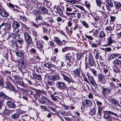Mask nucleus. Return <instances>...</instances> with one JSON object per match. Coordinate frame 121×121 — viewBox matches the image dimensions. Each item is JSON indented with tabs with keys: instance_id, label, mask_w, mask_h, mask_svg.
Instances as JSON below:
<instances>
[{
	"instance_id": "obj_1",
	"label": "nucleus",
	"mask_w": 121,
	"mask_h": 121,
	"mask_svg": "<svg viewBox=\"0 0 121 121\" xmlns=\"http://www.w3.org/2000/svg\"><path fill=\"white\" fill-rule=\"evenodd\" d=\"M112 114V115H114L115 116L118 117L117 114L111 111H104V118L106 121H111L112 119V117L111 116L108 115Z\"/></svg>"
},
{
	"instance_id": "obj_2",
	"label": "nucleus",
	"mask_w": 121,
	"mask_h": 121,
	"mask_svg": "<svg viewBox=\"0 0 121 121\" xmlns=\"http://www.w3.org/2000/svg\"><path fill=\"white\" fill-rule=\"evenodd\" d=\"M38 100L40 103L46 104H47L49 103L51 104L52 103L47 98L45 97L39 98V99Z\"/></svg>"
},
{
	"instance_id": "obj_3",
	"label": "nucleus",
	"mask_w": 121,
	"mask_h": 121,
	"mask_svg": "<svg viewBox=\"0 0 121 121\" xmlns=\"http://www.w3.org/2000/svg\"><path fill=\"white\" fill-rule=\"evenodd\" d=\"M105 75L100 73L98 75V80L101 83L104 84L107 82L106 78L105 77Z\"/></svg>"
},
{
	"instance_id": "obj_4",
	"label": "nucleus",
	"mask_w": 121,
	"mask_h": 121,
	"mask_svg": "<svg viewBox=\"0 0 121 121\" xmlns=\"http://www.w3.org/2000/svg\"><path fill=\"white\" fill-rule=\"evenodd\" d=\"M117 38L114 35L110 36L107 39V44L108 45L110 46L116 40Z\"/></svg>"
},
{
	"instance_id": "obj_5",
	"label": "nucleus",
	"mask_w": 121,
	"mask_h": 121,
	"mask_svg": "<svg viewBox=\"0 0 121 121\" xmlns=\"http://www.w3.org/2000/svg\"><path fill=\"white\" fill-rule=\"evenodd\" d=\"M24 38L26 41L29 43L30 44L32 42V40L30 36L26 32L24 33Z\"/></svg>"
},
{
	"instance_id": "obj_6",
	"label": "nucleus",
	"mask_w": 121,
	"mask_h": 121,
	"mask_svg": "<svg viewBox=\"0 0 121 121\" xmlns=\"http://www.w3.org/2000/svg\"><path fill=\"white\" fill-rule=\"evenodd\" d=\"M56 85L58 88L60 89L64 88L66 86V85L64 83L59 81H57L56 82Z\"/></svg>"
},
{
	"instance_id": "obj_7",
	"label": "nucleus",
	"mask_w": 121,
	"mask_h": 121,
	"mask_svg": "<svg viewBox=\"0 0 121 121\" xmlns=\"http://www.w3.org/2000/svg\"><path fill=\"white\" fill-rule=\"evenodd\" d=\"M88 61V64L90 66H94L93 58L91 54H90L87 58Z\"/></svg>"
},
{
	"instance_id": "obj_8",
	"label": "nucleus",
	"mask_w": 121,
	"mask_h": 121,
	"mask_svg": "<svg viewBox=\"0 0 121 121\" xmlns=\"http://www.w3.org/2000/svg\"><path fill=\"white\" fill-rule=\"evenodd\" d=\"M83 104L87 106H91L92 105V102L91 100L85 99L83 102Z\"/></svg>"
},
{
	"instance_id": "obj_9",
	"label": "nucleus",
	"mask_w": 121,
	"mask_h": 121,
	"mask_svg": "<svg viewBox=\"0 0 121 121\" xmlns=\"http://www.w3.org/2000/svg\"><path fill=\"white\" fill-rule=\"evenodd\" d=\"M0 15L3 17H6L8 16L9 14L4 9L1 8L0 9Z\"/></svg>"
},
{
	"instance_id": "obj_10",
	"label": "nucleus",
	"mask_w": 121,
	"mask_h": 121,
	"mask_svg": "<svg viewBox=\"0 0 121 121\" xmlns=\"http://www.w3.org/2000/svg\"><path fill=\"white\" fill-rule=\"evenodd\" d=\"M88 79L90 83L92 86L96 87L97 86V84L96 83V81L95 80L91 77L90 76H88Z\"/></svg>"
},
{
	"instance_id": "obj_11",
	"label": "nucleus",
	"mask_w": 121,
	"mask_h": 121,
	"mask_svg": "<svg viewBox=\"0 0 121 121\" xmlns=\"http://www.w3.org/2000/svg\"><path fill=\"white\" fill-rule=\"evenodd\" d=\"M49 78L53 81H56L59 80L60 78V77L58 75L56 74L54 75H51L48 76Z\"/></svg>"
},
{
	"instance_id": "obj_12",
	"label": "nucleus",
	"mask_w": 121,
	"mask_h": 121,
	"mask_svg": "<svg viewBox=\"0 0 121 121\" xmlns=\"http://www.w3.org/2000/svg\"><path fill=\"white\" fill-rule=\"evenodd\" d=\"M110 103L112 104L118 106L119 105V104L118 101L116 99L112 98H110L109 99Z\"/></svg>"
},
{
	"instance_id": "obj_13",
	"label": "nucleus",
	"mask_w": 121,
	"mask_h": 121,
	"mask_svg": "<svg viewBox=\"0 0 121 121\" xmlns=\"http://www.w3.org/2000/svg\"><path fill=\"white\" fill-rule=\"evenodd\" d=\"M36 45L37 48L39 49L42 48L43 46L44 43L43 41H39L37 40L36 41Z\"/></svg>"
},
{
	"instance_id": "obj_14",
	"label": "nucleus",
	"mask_w": 121,
	"mask_h": 121,
	"mask_svg": "<svg viewBox=\"0 0 121 121\" xmlns=\"http://www.w3.org/2000/svg\"><path fill=\"white\" fill-rule=\"evenodd\" d=\"M56 9L57 12L61 16L63 15V11L64 9L63 7L60 6L57 7L56 8Z\"/></svg>"
},
{
	"instance_id": "obj_15",
	"label": "nucleus",
	"mask_w": 121,
	"mask_h": 121,
	"mask_svg": "<svg viewBox=\"0 0 121 121\" xmlns=\"http://www.w3.org/2000/svg\"><path fill=\"white\" fill-rule=\"evenodd\" d=\"M15 52L16 55L19 57H22L24 58L25 56L24 52L20 50H16Z\"/></svg>"
},
{
	"instance_id": "obj_16",
	"label": "nucleus",
	"mask_w": 121,
	"mask_h": 121,
	"mask_svg": "<svg viewBox=\"0 0 121 121\" xmlns=\"http://www.w3.org/2000/svg\"><path fill=\"white\" fill-rule=\"evenodd\" d=\"M111 90L109 88H103L102 93L104 96L107 95L109 92H110Z\"/></svg>"
},
{
	"instance_id": "obj_17",
	"label": "nucleus",
	"mask_w": 121,
	"mask_h": 121,
	"mask_svg": "<svg viewBox=\"0 0 121 121\" xmlns=\"http://www.w3.org/2000/svg\"><path fill=\"white\" fill-rule=\"evenodd\" d=\"M12 26L13 28V31L14 32L17 28L20 27V25L18 22L14 21L13 22Z\"/></svg>"
},
{
	"instance_id": "obj_18",
	"label": "nucleus",
	"mask_w": 121,
	"mask_h": 121,
	"mask_svg": "<svg viewBox=\"0 0 121 121\" xmlns=\"http://www.w3.org/2000/svg\"><path fill=\"white\" fill-rule=\"evenodd\" d=\"M81 71L80 69L78 68L74 70L73 71V75L76 77L79 76L80 74Z\"/></svg>"
},
{
	"instance_id": "obj_19",
	"label": "nucleus",
	"mask_w": 121,
	"mask_h": 121,
	"mask_svg": "<svg viewBox=\"0 0 121 121\" xmlns=\"http://www.w3.org/2000/svg\"><path fill=\"white\" fill-rule=\"evenodd\" d=\"M7 104L10 107L13 108H15L16 107V105L14 103L10 101H7Z\"/></svg>"
},
{
	"instance_id": "obj_20",
	"label": "nucleus",
	"mask_w": 121,
	"mask_h": 121,
	"mask_svg": "<svg viewBox=\"0 0 121 121\" xmlns=\"http://www.w3.org/2000/svg\"><path fill=\"white\" fill-rule=\"evenodd\" d=\"M20 116L19 114L15 113L12 114L11 115V118L12 119L16 120L18 119Z\"/></svg>"
},
{
	"instance_id": "obj_21",
	"label": "nucleus",
	"mask_w": 121,
	"mask_h": 121,
	"mask_svg": "<svg viewBox=\"0 0 121 121\" xmlns=\"http://www.w3.org/2000/svg\"><path fill=\"white\" fill-rule=\"evenodd\" d=\"M61 75L63 77L64 80L67 81L69 84L71 82V80L70 78L66 75L63 73H62Z\"/></svg>"
},
{
	"instance_id": "obj_22",
	"label": "nucleus",
	"mask_w": 121,
	"mask_h": 121,
	"mask_svg": "<svg viewBox=\"0 0 121 121\" xmlns=\"http://www.w3.org/2000/svg\"><path fill=\"white\" fill-rule=\"evenodd\" d=\"M109 84L110 85L109 89L111 91L112 90L113 88H114V89H115L116 88H118V87L116 86V85L113 82H110Z\"/></svg>"
},
{
	"instance_id": "obj_23",
	"label": "nucleus",
	"mask_w": 121,
	"mask_h": 121,
	"mask_svg": "<svg viewBox=\"0 0 121 121\" xmlns=\"http://www.w3.org/2000/svg\"><path fill=\"white\" fill-rule=\"evenodd\" d=\"M58 44H62V42L60 40V39L57 37H54L53 40Z\"/></svg>"
},
{
	"instance_id": "obj_24",
	"label": "nucleus",
	"mask_w": 121,
	"mask_h": 121,
	"mask_svg": "<svg viewBox=\"0 0 121 121\" xmlns=\"http://www.w3.org/2000/svg\"><path fill=\"white\" fill-rule=\"evenodd\" d=\"M66 14H73L74 15V16H73V17H75V18L78 19H79L81 17V14L79 13H68L66 12Z\"/></svg>"
},
{
	"instance_id": "obj_25",
	"label": "nucleus",
	"mask_w": 121,
	"mask_h": 121,
	"mask_svg": "<svg viewBox=\"0 0 121 121\" xmlns=\"http://www.w3.org/2000/svg\"><path fill=\"white\" fill-rule=\"evenodd\" d=\"M119 55L117 53H113L111 55L109 58V60H111L117 57Z\"/></svg>"
},
{
	"instance_id": "obj_26",
	"label": "nucleus",
	"mask_w": 121,
	"mask_h": 121,
	"mask_svg": "<svg viewBox=\"0 0 121 121\" xmlns=\"http://www.w3.org/2000/svg\"><path fill=\"white\" fill-rule=\"evenodd\" d=\"M6 99H10V98L4 94L3 92H0V98L1 96Z\"/></svg>"
},
{
	"instance_id": "obj_27",
	"label": "nucleus",
	"mask_w": 121,
	"mask_h": 121,
	"mask_svg": "<svg viewBox=\"0 0 121 121\" xmlns=\"http://www.w3.org/2000/svg\"><path fill=\"white\" fill-rule=\"evenodd\" d=\"M18 64L19 66V67H21L22 69H25L26 66V64L23 61H22L21 62H20L18 63Z\"/></svg>"
},
{
	"instance_id": "obj_28",
	"label": "nucleus",
	"mask_w": 121,
	"mask_h": 121,
	"mask_svg": "<svg viewBox=\"0 0 121 121\" xmlns=\"http://www.w3.org/2000/svg\"><path fill=\"white\" fill-rule=\"evenodd\" d=\"M11 29V24L10 23H6L5 25V29L8 31L9 30Z\"/></svg>"
},
{
	"instance_id": "obj_29",
	"label": "nucleus",
	"mask_w": 121,
	"mask_h": 121,
	"mask_svg": "<svg viewBox=\"0 0 121 121\" xmlns=\"http://www.w3.org/2000/svg\"><path fill=\"white\" fill-rule=\"evenodd\" d=\"M113 71L116 73H118L120 71V69L118 66H116L113 67Z\"/></svg>"
},
{
	"instance_id": "obj_30",
	"label": "nucleus",
	"mask_w": 121,
	"mask_h": 121,
	"mask_svg": "<svg viewBox=\"0 0 121 121\" xmlns=\"http://www.w3.org/2000/svg\"><path fill=\"white\" fill-rule=\"evenodd\" d=\"M114 5L116 8L119 9L121 7V4L119 2H116L114 1Z\"/></svg>"
},
{
	"instance_id": "obj_31",
	"label": "nucleus",
	"mask_w": 121,
	"mask_h": 121,
	"mask_svg": "<svg viewBox=\"0 0 121 121\" xmlns=\"http://www.w3.org/2000/svg\"><path fill=\"white\" fill-rule=\"evenodd\" d=\"M16 112L19 115L24 114L26 112V111L20 109L16 110Z\"/></svg>"
},
{
	"instance_id": "obj_32",
	"label": "nucleus",
	"mask_w": 121,
	"mask_h": 121,
	"mask_svg": "<svg viewBox=\"0 0 121 121\" xmlns=\"http://www.w3.org/2000/svg\"><path fill=\"white\" fill-rule=\"evenodd\" d=\"M89 70L92 72L93 75L95 76H97V71L95 69H93L91 67L89 68Z\"/></svg>"
},
{
	"instance_id": "obj_33",
	"label": "nucleus",
	"mask_w": 121,
	"mask_h": 121,
	"mask_svg": "<svg viewBox=\"0 0 121 121\" xmlns=\"http://www.w3.org/2000/svg\"><path fill=\"white\" fill-rule=\"evenodd\" d=\"M114 62L116 65H119L121 64V60L118 59H115Z\"/></svg>"
},
{
	"instance_id": "obj_34",
	"label": "nucleus",
	"mask_w": 121,
	"mask_h": 121,
	"mask_svg": "<svg viewBox=\"0 0 121 121\" xmlns=\"http://www.w3.org/2000/svg\"><path fill=\"white\" fill-rule=\"evenodd\" d=\"M50 97L53 101L56 102H58V101L57 98V96H54L53 95H50Z\"/></svg>"
},
{
	"instance_id": "obj_35",
	"label": "nucleus",
	"mask_w": 121,
	"mask_h": 121,
	"mask_svg": "<svg viewBox=\"0 0 121 121\" xmlns=\"http://www.w3.org/2000/svg\"><path fill=\"white\" fill-rule=\"evenodd\" d=\"M95 109L94 108H93L89 112V114L91 116L94 115L96 113Z\"/></svg>"
},
{
	"instance_id": "obj_36",
	"label": "nucleus",
	"mask_w": 121,
	"mask_h": 121,
	"mask_svg": "<svg viewBox=\"0 0 121 121\" xmlns=\"http://www.w3.org/2000/svg\"><path fill=\"white\" fill-rule=\"evenodd\" d=\"M10 111V110L8 109H6L4 110L3 113L5 115H9L10 114L9 112Z\"/></svg>"
},
{
	"instance_id": "obj_37",
	"label": "nucleus",
	"mask_w": 121,
	"mask_h": 121,
	"mask_svg": "<svg viewBox=\"0 0 121 121\" xmlns=\"http://www.w3.org/2000/svg\"><path fill=\"white\" fill-rule=\"evenodd\" d=\"M36 93L38 94H45L46 92L45 91L41 90H38L36 91Z\"/></svg>"
},
{
	"instance_id": "obj_38",
	"label": "nucleus",
	"mask_w": 121,
	"mask_h": 121,
	"mask_svg": "<svg viewBox=\"0 0 121 121\" xmlns=\"http://www.w3.org/2000/svg\"><path fill=\"white\" fill-rule=\"evenodd\" d=\"M34 77L35 79L38 80H40L42 79V77L40 75L36 74L35 75Z\"/></svg>"
},
{
	"instance_id": "obj_39",
	"label": "nucleus",
	"mask_w": 121,
	"mask_h": 121,
	"mask_svg": "<svg viewBox=\"0 0 121 121\" xmlns=\"http://www.w3.org/2000/svg\"><path fill=\"white\" fill-rule=\"evenodd\" d=\"M113 29V27L112 28L111 26L107 27L105 29V30L107 32H110Z\"/></svg>"
},
{
	"instance_id": "obj_40",
	"label": "nucleus",
	"mask_w": 121,
	"mask_h": 121,
	"mask_svg": "<svg viewBox=\"0 0 121 121\" xmlns=\"http://www.w3.org/2000/svg\"><path fill=\"white\" fill-rule=\"evenodd\" d=\"M106 35L104 31H102L99 34V37L100 38H103L105 37Z\"/></svg>"
},
{
	"instance_id": "obj_41",
	"label": "nucleus",
	"mask_w": 121,
	"mask_h": 121,
	"mask_svg": "<svg viewBox=\"0 0 121 121\" xmlns=\"http://www.w3.org/2000/svg\"><path fill=\"white\" fill-rule=\"evenodd\" d=\"M68 2L73 4H75L77 3L76 0H67Z\"/></svg>"
},
{
	"instance_id": "obj_42",
	"label": "nucleus",
	"mask_w": 121,
	"mask_h": 121,
	"mask_svg": "<svg viewBox=\"0 0 121 121\" xmlns=\"http://www.w3.org/2000/svg\"><path fill=\"white\" fill-rule=\"evenodd\" d=\"M65 111L64 110H59L58 113V115L59 116L60 114L62 115H63L65 113Z\"/></svg>"
},
{
	"instance_id": "obj_43",
	"label": "nucleus",
	"mask_w": 121,
	"mask_h": 121,
	"mask_svg": "<svg viewBox=\"0 0 121 121\" xmlns=\"http://www.w3.org/2000/svg\"><path fill=\"white\" fill-rule=\"evenodd\" d=\"M12 85L9 82H6L5 84V87L8 89H9Z\"/></svg>"
},
{
	"instance_id": "obj_44",
	"label": "nucleus",
	"mask_w": 121,
	"mask_h": 121,
	"mask_svg": "<svg viewBox=\"0 0 121 121\" xmlns=\"http://www.w3.org/2000/svg\"><path fill=\"white\" fill-rule=\"evenodd\" d=\"M20 18L22 21L26 22L27 21V19L24 16H20Z\"/></svg>"
},
{
	"instance_id": "obj_45",
	"label": "nucleus",
	"mask_w": 121,
	"mask_h": 121,
	"mask_svg": "<svg viewBox=\"0 0 121 121\" xmlns=\"http://www.w3.org/2000/svg\"><path fill=\"white\" fill-rule=\"evenodd\" d=\"M40 9L42 10L44 12L47 13L48 12V10L46 9L45 7H41Z\"/></svg>"
},
{
	"instance_id": "obj_46",
	"label": "nucleus",
	"mask_w": 121,
	"mask_h": 121,
	"mask_svg": "<svg viewBox=\"0 0 121 121\" xmlns=\"http://www.w3.org/2000/svg\"><path fill=\"white\" fill-rule=\"evenodd\" d=\"M17 82L18 84L21 86L22 87L24 86V84L23 82L21 81H17Z\"/></svg>"
},
{
	"instance_id": "obj_47",
	"label": "nucleus",
	"mask_w": 121,
	"mask_h": 121,
	"mask_svg": "<svg viewBox=\"0 0 121 121\" xmlns=\"http://www.w3.org/2000/svg\"><path fill=\"white\" fill-rule=\"evenodd\" d=\"M110 22H113L116 19V17L115 16H112L111 15H110Z\"/></svg>"
},
{
	"instance_id": "obj_48",
	"label": "nucleus",
	"mask_w": 121,
	"mask_h": 121,
	"mask_svg": "<svg viewBox=\"0 0 121 121\" xmlns=\"http://www.w3.org/2000/svg\"><path fill=\"white\" fill-rule=\"evenodd\" d=\"M111 80L112 81L111 82H113L115 84L116 82H117L118 80L117 79L113 77L111 78Z\"/></svg>"
},
{
	"instance_id": "obj_49",
	"label": "nucleus",
	"mask_w": 121,
	"mask_h": 121,
	"mask_svg": "<svg viewBox=\"0 0 121 121\" xmlns=\"http://www.w3.org/2000/svg\"><path fill=\"white\" fill-rule=\"evenodd\" d=\"M82 25L86 28H88L89 27L88 24L85 21H83L82 22Z\"/></svg>"
},
{
	"instance_id": "obj_50",
	"label": "nucleus",
	"mask_w": 121,
	"mask_h": 121,
	"mask_svg": "<svg viewBox=\"0 0 121 121\" xmlns=\"http://www.w3.org/2000/svg\"><path fill=\"white\" fill-rule=\"evenodd\" d=\"M85 36L86 37L90 40H92L94 39V38H93L92 36H91L89 35H88L86 34H85Z\"/></svg>"
},
{
	"instance_id": "obj_51",
	"label": "nucleus",
	"mask_w": 121,
	"mask_h": 121,
	"mask_svg": "<svg viewBox=\"0 0 121 121\" xmlns=\"http://www.w3.org/2000/svg\"><path fill=\"white\" fill-rule=\"evenodd\" d=\"M111 2L110 3L109 2H108V6H109L110 7L112 8L113 6V0H110Z\"/></svg>"
},
{
	"instance_id": "obj_52",
	"label": "nucleus",
	"mask_w": 121,
	"mask_h": 121,
	"mask_svg": "<svg viewBox=\"0 0 121 121\" xmlns=\"http://www.w3.org/2000/svg\"><path fill=\"white\" fill-rule=\"evenodd\" d=\"M97 5L99 7H100L101 4V1L100 0H96Z\"/></svg>"
},
{
	"instance_id": "obj_53",
	"label": "nucleus",
	"mask_w": 121,
	"mask_h": 121,
	"mask_svg": "<svg viewBox=\"0 0 121 121\" xmlns=\"http://www.w3.org/2000/svg\"><path fill=\"white\" fill-rule=\"evenodd\" d=\"M103 50L106 52V51L110 52L111 51V49L110 48L107 47L106 48H103Z\"/></svg>"
},
{
	"instance_id": "obj_54",
	"label": "nucleus",
	"mask_w": 121,
	"mask_h": 121,
	"mask_svg": "<svg viewBox=\"0 0 121 121\" xmlns=\"http://www.w3.org/2000/svg\"><path fill=\"white\" fill-rule=\"evenodd\" d=\"M33 13L35 15H37L39 14L40 12L39 10H36L33 11Z\"/></svg>"
},
{
	"instance_id": "obj_55",
	"label": "nucleus",
	"mask_w": 121,
	"mask_h": 121,
	"mask_svg": "<svg viewBox=\"0 0 121 121\" xmlns=\"http://www.w3.org/2000/svg\"><path fill=\"white\" fill-rule=\"evenodd\" d=\"M108 69H104V74L105 75V76H109V73H109V74H107V73L108 72Z\"/></svg>"
},
{
	"instance_id": "obj_56",
	"label": "nucleus",
	"mask_w": 121,
	"mask_h": 121,
	"mask_svg": "<svg viewBox=\"0 0 121 121\" xmlns=\"http://www.w3.org/2000/svg\"><path fill=\"white\" fill-rule=\"evenodd\" d=\"M96 104L97 105H98V107L101 106L102 104V103L99 101H96Z\"/></svg>"
},
{
	"instance_id": "obj_57",
	"label": "nucleus",
	"mask_w": 121,
	"mask_h": 121,
	"mask_svg": "<svg viewBox=\"0 0 121 121\" xmlns=\"http://www.w3.org/2000/svg\"><path fill=\"white\" fill-rule=\"evenodd\" d=\"M98 113L99 114H101L102 109L101 106L98 107Z\"/></svg>"
},
{
	"instance_id": "obj_58",
	"label": "nucleus",
	"mask_w": 121,
	"mask_h": 121,
	"mask_svg": "<svg viewBox=\"0 0 121 121\" xmlns=\"http://www.w3.org/2000/svg\"><path fill=\"white\" fill-rule=\"evenodd\" d=\"M48 84L50 86H52L54 84V82L51 81H48Z\"/></svg>"
},
{
	"instance_id": "obj_59",
	"label": "nucleus",
	"mask_w": 121,
	"mask_h": 121,
	"mask_svg": "<svg viewBox=\"0 0 121 121\" xmlns=\"http://www.w3.org/2000/svg\"><path fill=\"white\" fill-rule=\"evenodd\" d=\"M17 41L21 45H22L23 44V40L22 39H21L20 40H17Z\"/></svg>"
},
{
	"instance_id": "obj_60",
	"label": "nucleus",
	"mask_w": 121,
	"mask_h": 121,
	"mask_svg": "<svg viewBox=\"0 0 121 121\" xmlns=\"http://www.w3.org/2000/svg\"><path fill=\"white\" fill-rule=\"evenodd\" d=\"M12 43H13V45L17 47H18V45L17 44V43L16 42L14 41H12Z\"/></svg>"
},
{
	"instance_id": "obj_61",
	"label": "nucleus",
	"mask_w": 121,
	"mask_h": 121,
	"mask_svg": "<svg viewBox=\"0 0 121 121\" xmlns=\"http://www.w3.org/2000/svg\"><path fill=\"white\" fill-rule=\"evenodd\" d=\"M9 89L12 91L14 92L16 90L15 88L12 85Z\"/></svg>"
},
{
	"instance_id": "obj_62",
	"label": "nucleus",
	"mask_w": 121,
	"mask_h": 121,
	"mask_svg": "<svg viewBox=\"0 0 121 121\" xmlns=\"http://www.w3.org/2000/svg\"><path fill=\"white\" fill-rule=\"evenodd\" d=\"M81 54L80 53H78L77 54V59L79 60L81 57Z\"/></svg>"
},
{
	"instance_id": "obj_63",
	"label": "nucleus",
	"mask_w": 121,
	"mask_h": 121,
	"mask_svg": "<svg viewBox=\"0 0 121 121\" xmlns=\"http://www.w3.org/2000/svg\"><path fill=\"white\" fill-rule=\"evenodd\" d=\"M70 47H68L66 46L64 48H63L62 50V52H64L67 50V49L68 48H70Z\"/></svg>"
},
{
	"instance_id": "obj_64",
	"label": "nucleus",
	"mask_w": 121,
	"mask_h": 121,
	"mask_svg": "<svg viewBox=\"0 0 121 121\" xmlns=\"http://www.w3.org/2000/svg\"><path fill=\"white\" fill-rule=\"evenodd\" d=\"M18 34L14 33L12 34L11 36L14 38H15L17 36Z\"/></svg>"
}]
</instances>
